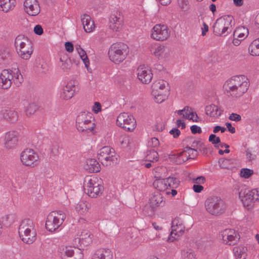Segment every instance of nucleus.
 Here are the masks:
<instances>
[{
  "label": "nucleus",
  "instance_id": "59",
  "mask_svg": "<svg viewBox=\"0 0 259 259\" xmlns=\"http://www.w3.org/2000/svg\"><path fill=\"white\" fill-rule=\"evenodd\" d=\"M169 133L170 135H172L174 138H177L180 135L181 132L178 128H173L169 131Z\"/></svg>",
  "mask_w": 259,
  "mask_h": 259
},
{
  "label": "nucleus",
  "instance_id": "9",
  "mask_svg": "<svg viewBox=\"0 0 259 259\" xmlns=\"http://www.w3.org/2000/svg\"><path fill=\"white\" fill-rule=\"evenodd\" d=\"M65 219V213L61 211L51 212L47 217L46 229L51 233L58 231L62 227Z\"/></svg>",
  "mask_w": 259,
  "mask_h": 259
},
{
  "label": "nucleus",
  "instance_id": "17",
  "mask_svg": "<svg viewBox=\"0 0 259 259\" xmlns=\"http://www.w3.org/2000/svg\"><path fill=\"white\" fill-rule=\"evenodd\" d=\"M171 231L167 239L168 242H172L179 239L183 235L185 231V226L182 219L175 218L172 222Z\"/></svg>",
  "mask_w": 259,
  "mask_h": 259
},
{
  "label": "nucleus",
  "instance_id": "11",
  "mask_svg": "<svg viewBox=\"0 0 259 259\" xmlns=\"http://www.w3.org/2000/svg\"><path fill=\"white\" fill-rule=\"evenodd\" d=\"M21 163L27 167H34L39 162L40 158L38 153L31 148H26L20 155Z\"/></svg>",
  "mask_w": 259,
  "mask_h": 259
},
{
  "label": "nucleus",
  "instance_id": "21",
  "mask_svg": "<svg viewBox=\"0 0 259 259\" xmlns=\"http://www.w3.org/2000/svg\"><path fill=\"white\" fill-rule=\"evenodd\" d=\"M123 24V20L121 12L118 10L113 11L109 18V29L114 32H119L122 29Z\"/></svg>",
  "mask_w": 259,
  "mask_h": 259
},
{
  "label": "nucleus",
  "instance_id": "48",
  "mask_svg": "<svg viewBox=\"0 0 259 259\" xmlns=\"http://www.w3.org/2000/svg\"><path fill=\"white\" fill-rule=\"evenodd\" d=\"M253 174V171L249 168H242L240 170V176L245 179L249 178Z\"/></svg>",
  "mask_w": 259,
  "mask_h": 259
},
{
  "label": "nucleus",
  "instance_id": "47",
  "mask_svg": "<svg viewBox=\"0 0 259 259\" xmlns=\"http://www.w3.org/2000/svg\"><path fill=\"white\" fill-rule=\"evenodd\" d=\"M13 79H14V81L16 84L19 85L23 81L22 75L19 70L17 69L15 71H13Z\"/></svg>",
  "mask_w": 259,
  "mask_h": 259
},
{
  "label": "nucleus",
  "instance_id": "13",
  "mask_svg": "<svg viewBox=\"0 0 259 259\" xmlns=\"http://www.w3.org/2000/svg\"><path fill=\"white\" fill-rule=\"evenodd\" d=\"M79 91V83L77 80L71 79L68 80L62 87L60 91V98L67 101L73 98Z\"/></svg>",
  "mask_w": 259,
  "mask_h": 259
},
{
  "label": "nucleus",
  "instance_id": "23",
  "mask_svg": "<svg viewBox=\"0 0 259 259\" xmlns=\"http://www.w3.org/2000/svg\"><path fill=\"white\" fill-rule=\"evenodd\" d=\"M24 12L29 16H36L40 12V6L37 0H25L23 2Z\"/></svg>",
  "mask_w": 259,
  "mask_h": 259
},
{
  "label": "nucleus",
  "instance_id": "52",
  "mask_svg": "<svg viewBox=\"0 0 259 259\" xmlns=\"http://www.w3.org/2000/svg\"><path fill=\"white\" fill-rule=\"evenodd\" d=\"M220 141L221 140L220 138L217 137L214 134H211L209 137V141L212 144H215V145L219 143Z\"/></svg>",
  "mask_w": 259,
  "mask_h": 259
},
{
  "label": "nucleus",
  "instance_id": "63",
  "mask_svg": "<svg viewBox=\"0 0 259 259\" xmlns=\"http://www.w3.org/2000/svg\"><path fill=\"white\" fill-rule=\"evenodd\" d=\"M245 222L249 225L252 224L253 223V217L251 215H246L245 218Z\"/></svg>",
  "mask_w": 259,
  "mask_h": 259
},
{
  "label": "nucleus",
  "instance_id": "35",
  "mask_svg": "<svg viewBox=\"0 0 259 259\" xmlns=\"http://www.w3.org/2000/svg\"><path fill=\"white\" fill-rule=\"evenodd\" d=\"M16 4V0H0V11L8 13L14 9Z\"/></svg>",
  "mask_w": 259,
  "mask_h": 259
},
{
  "label": "nucleus",
  "instance_id": "8",
  "mask_svg": "<svg viewBox=\"0 0 259 259\" xmlns=\"http://www.w3.org/2000/svg\"><path fill=\"white\" fill-rule=\"evenodd\" d=\"M75 122L76 128L79 132L89 133L92 132L95 127L94 117L89 112H80L76 118Z\"/></svg>",
  "mask_w": 259,
  "mask_h": 259
},
{
  "label": "nucleus",
  "instance_id": "24",
  "mask_svg": "<svg viewBox=\"0 0 259 259\" xmlns=\"http://www.w3.org/2000/svg\"><path fill=\"white\" fill-rule=\"evenodd\" d=\"M239 196L244 207L247 209L253 208L255 200L250 190H241L239 192Z\"/></svg>",
  "mask_w": 259,
  "mask_h": 259
},
{
  "label": "nucleus",
  "instance_id": "19",
  "mask_svg": "<svg viewBox=\"0 0 259 259\" xmlns=\"http://www.w3.org/2000/svg\"><path fill=\"white\" fill-rule=\"evenodd\" d=\"M136 74L139 81L145 84L150 83L153 77L151 68L144 64L140 65L137 67Z\"/></svg>",
  "mask_w": 259,
  "mask_h": 259
},
{
  "label": "nucleus",
  "instance_id": "7",
  "mask_svg": "<svg viewBox=\"0 0 259 259\" xmlns=\"http://www.w3.org/2000/svg\"><path fill=\"white\" fill-rule=\"evenodd\" d=\"M129 53L127 45L122 42L112 44L108 51L109 58L115 64H119L126 58Z\"/></svg>",
  "mask_w": 259,
  "mask_h": 259
},
{
  "label": "nucleus",
  "instance_id": "38",
  "mask_svg": "<svg viewBox=\"0 0 259 259\" xmlns=\"http://www.w3.org/2000/svg\"><path fill=\"white\" fill-rule=\"evenodd\" d=\"M247 248L239 245L233 248V252L236 259H245L247 256Z\"/></svg>",
  "mask_w": 259,
  "mask_h": 259
},
{
  "label": "nucleus",
  "instance_id": "64",
  "mask_svg": "<svg viewBox=\"0 0 259 259\" xmlns=\"http://www.w3.org/2000/svg\"><path fill=\"white\" fill-rule=\"evenodd\" d=\"M246 158L250 161L254 160L255 158V155L251 153L249 151H246Z\"/></svg>",
  "mask_w": 259,
  "mask_h": 259
},
{
  "label": "nucleus",
  "instance_id": "39",
  "mask_svg": "<svg viewBox=\"0 0 259 259\" xmlns=\"http://www.w3.org/2000/svg\"><path fill=\"white\" fill-rule=\"evenodd\" d=\"M248 51L252 56H259V37L255 39L250 44Z\"/></svg>",
  "mask_w": 259,
  "mask_h": 259
},
{
  "label": "nucleus",
  "instance_id": "18",
  "mask_svg": "<svg viewBox=\"0 0 259 259\" xmlns=\"http://www.w3.org/2000/svg\"><path fill=\"white\" fill-rule=\"evenodd\" d=\"M151 54L159 60L166 61L170 57V51L165 46L160 44H154L149 47Z\"/></svg>",
  "mask_w": 259,
  "mask_h": 259
},
{
  "label": "nucleus",
  "instance_id": "32",
  "mask_svg": "<svg viewBox=\"0 0 259 259\" xmlns=\"http://www.w3.org/2000/svg\"><path fill=\"white\" fill-rule=\"evenodd\" d=\"M205 113L212 118H219L222 114L223 111L214 104L207 105L205 108Z\"/></svg>",
  "mask_w": 259,
  "mask_h": 259
},
{
  "label": "nucleus",
  "instance_id": "56",
  "mask_svg": "<svg viewBox=\"0 0 259 259\" xmlns=\"http://www.w3.org/2000/svg\"><path fill=\"white\" fill-rule=\"evenodd\" d=\"M65 48L67 52L69 53H72L74 50V46L71 42H66L65 43Z\"/></svg>",
  "mask_w": 259,
  "mask_h": 259
},
{
  "label": "nucleus",
  "instance_id": "37",
  "mask_svg": "<svg viewBox=\"0 0 259 259\" xmlns=\"http://www.w3.org/2000/svg\"><path fill=\"white\" fill-rule=\"evenodd\" d=\"M95 256L99 259H112L113 253L109 249L100 248L96 251Z\"/></svg>",
  "mask_w": 259,
  "mask_h": 259
},
{
  "label": "nucleus",
  "instance_id": "10",
  "mask_svg": "<svg viewBox=\"0 0 259 259\" xmlns=\"http://www.w3.org/2000/svg\"><path fill=\"white\" fill-rule=\"evenodd\" d=\"M233 19V17L230 15L218 18L213 25V32L217 35L226 36L232 30Z\"/></svg>",
  "mask_w": 259,
  "mask_h": 259
},
{
  "label": "nucleus",
  "instance_id": "41",
  "mask_svg": "<svg viewBox=\"0 0 259 259\" xmlns=\"http://www.w3.org/2000/svg\"><path fill=\"white\" fill-rule=\"evenodd\" d=\"M24 105H25V112L27 115L30 116L33 114L37 109V106L33 103L25 102Z\"/></svg>",
  "mask_w": 259,
  "mask_h": 259
},
{
  "label": "nucleus",
  "instance_id": "29",
  "mask_svg": "<svg viewBox=\"0 0 259 259\" xmlns=\"http://www.w3.org/2000/svg\"><path fill=\"white\" fill-rule=\"evenodd\" d=\"M176 113L179 115L182 116V118L192 120L193 122H198L200 121L196 112L189 106H185L183 109L176 111Z\"/></svg>",
  "mask_w": 259,
  "mask_h": 259
},
{
  "label": "nucleus",
  "instance_id": "58",
  "mask_svg": "<svg viewBox=\"0 0 259 259\" xmlns=\"http://www.w3.org/2000/svg\"><path fill=\"white\" fill-rule=\"evenodd\" d=\"M176 124L178 127L184 129L186 127V123L184 120L178 119L176 120Z\"/></svg>",
  "mask_w": 259,
  "mask_h": 259
},
{
  "label": "nucleus",
  "instance_id": "33",
  "mask_svg": "<svg viewBox=\"0 0 259 259\" xmlns=\"http://www.w3.org/2000/svg\"><path fill=\"white\" fill-rule=\"evenodd\" d=\"M81 22L83 29L87 33H90L95 29V25L94 22L89 15L87 14L83 15L81 16Z\"/></svg>",
  "mask_w": 259,
  "mask_h": 259
},
{
  "label": "nucleus",
  "instance_id": "6",
  "mask_svg": "<svg viewBox=\"0 0 259 259\" xmlns=\"http://www.w3.org/2000/svg\"><path fill=\"white\" fill-rule=\"evenodd\" d=\"M102 180L97 177H88L84 183V193L91 198H97L102 195L104 191Z\"/></svg>",
  "mask_w": 259,
  "mask_h": 259
},
{
  "label": "nucleus",
  "instance_id": "40",
  "mask_svg": "<svg viewBox=\"0 0 259 259\" xmlns=\"http://www.w3.org/2000/svg\"><path fill=\"white\" fill-rule=\"evenodd\" d=\"M153 173L155 178H162L167 176V169L163 166H158L153 169Z\"/></svg>",
  "mask_w": 259,
  "mask_h": 259
},
{
  "label": "nucleus",
  "instance_id": "51",
  "mask_svg": "<svg viewBox=\"0 0 259 259\" xmlns=\"http://www.w3.org/2000/svg\"><path fill=\"white\" fill-rule=\"evenodd\" d=\"M159 145V141L156 138H152L148 141V146L151 147H157Z\"/></svg>",
  "mask_w": 259,
  "mask_h": 259
},
{
  "label": "nucleus",
  "instance_id": "43",
  "mask_svg": "<svg viewBox=\"0 0 259 259\" xmlns=\"http://www.w3.org/2000/svg\"><path fill=\"white\" fill-rule=\"evenodd\" d=\"M146 159L147 161L149 162H156L159 159L158 154L155 150H150L147 152L146 155Z\"/></svg>",
  "mask_w": 259,
  "mask_h": 259
},
{
  "label": "nucleus",
  "instance_id": "49",
  "mask_svg": "<svg viewBox=\"0 0 259 259\" xmlns=\"http://www.w3.org/2000/svg\"><path fill=\"white\" fill-rule=\"evenodd\" d=\"M92 110L94 113L98 114L102 110L101 104L98 102H95L92 106Z\"/></svg>",
  "mask_w": 259,
  "mask_h": 259
},
{
  "label": "nucleus",
  "instance_id": "2",
  "mask_svg": "<svg viewBox=\"0 0 259 259\" xmlns=\"http://www.w3.org/2000/svg\"><path fill=\"white\" fill-rule=\"evenodd\" d=\"M204 207L206 213L214 217L222 215L228 210V205L226 202L217 196L208 197L204 201Z\"/></svg>",
  "mask_w": 259,
  "mask_h": 259
},
{
  "label": "nucleus",
  "instance_id": "60",
  "mask_svg": "<svg viewBox=\"0 0 259 259\" xmlns=\"http://www.w3.org/2000/svg\"><path fill=\"white\" fill-rule=\"evenodd\" d=\"M204 189V187L200 185H194L193 190L196 193H200Z\"/></svg>",
  "mask_w": 259,
  "mask_h": 259
},
{
  "label": "nucleus",
  "instance_id": "30",
  "mask_svg": "<svg viewBox=\"0 0 259 259\" xmlns=\"http://www.w3.org/2000/svg\"><path fill=\"white\" fill-rule=\"evenodd\" d=\"M18 135L15 132H9L6 134L5 137V146L7 149H11L18 144Z\"/></svg>",
  "mask_w": 259,
  "mask_h": 259
},
{
  "label": "nucleus",
  "instance_id": "36",
  "mask_svg": "<svg viewBox=\"0 0 259 259\" xmlns=\"http://www.w3.org/2000/svg\"><path fill=\"white\" fill-rule=\"evenodd\" d=\"M75 49L77 51L80 58L83 62L84 66L88 71L91 70L90 68V61L88 57L86 52L81 47L80 45H76Z\"/></svg>",
  "mask_w": 259,
  "mask_h": 259
},
{
  "label": "nucleus",
  "instance_id": "53",
  "mask_svg": "<svg viewBox=\"0 0 259 259\" xmlns=\"http://www.w3.org/2000/svg\"><path fill=\"white\" fill-rule=\"evenodd\" d=\"M254 198L255 202H259V188L253 189L250 190Z\"/></svg>",
  "mask_w": 259,
  "mask_h": 259
},
{
  "label": "nucleus",
  "instance_id": "4",
  "mask_svg": "<svg viewBox=\"0 0 259 259\" xmlns=\"http://www.w3.org/2000/svg\"><path fill=\"white\" fill-rule=\"evenodd\" d=\"M151 96L154 101L158 104L165 101L169 95L170 89L167 81L157 79L151 87Z\"/></svg>",
  "mask_w": 259,
  "mask_h": 259
},
{
  "label": "nucleus",
  "instance_id": "25",
  "mask_svg": "<svg viewBox=\"0 0 259 259\" xmlns=\"http://www.w3.org/2000/svg\"><path fill=\"white\" fill-rule=\"evenodd\" d=\"M91 208V204L85 200H80L75 202L73 206L74 212L78 215L84 217L90 211Z\"/></svg>",
  "mask_w": 259,
  "mask_h": 259
},
{
  "label": "nucleus",
  "instance_id": "27",
  "mask_svg": "<svg viewBox=\"0 0 259 259\" xmlns=\"http://www.w3.org/2000/svg\"><path fill=\"white\" fill-rule=\"evenodd\" d=\"M75 248L72 246H67L62 248L61 255L62 259H82L83 253L79 250L74 251Z\"/></svg>",
  "mask_w": 259,
  "mask_h": 259
},
{
  "label": "nucleus",
  "instance_id": "31",
  "mask_svg": "<svg viewBox=\"0 0 259 259\" xmlns=\"http://www.w3.org/2000/svg\"><path fill=\"white\" fill-rule=\"evenodd\" d=\"M83 167L89 172H98L101 170V166L97 160L94 158L88 159Z\"/></svg>",
  "mask_w": 259,
  "mask_h": 259
},
{
  "label": "nucleus",
  "instance_id": "62",
  "mask_svg": "<svg viewBox=\"0 0 259 259\" xmlns=\"http://www.w3.org/2000/svg\"><path fill=\"white\" fill-rule=\"evenodd\" d=\"M226 125L228 131L232 134H234L235 133V128L234 127L232 126L231 123L229 122L226 123Z\"/></svg>",
  "mask_w": 259,
  "mask_h": 259
},
{
  "label": "nucleus",
  "instance_id": "46",
  "mask_svg": "<svg viewBox=\"0 0 259 259\" xmlns=\"http://www.w3.org/2000/svg\"><path fill=\"white\" fill-rule=\"evenodd\" d=\"M61 64H60V67L65 72H68L70 70L71 67V63L70 60L66 59L63 60L62 58L60 59Z\"/></svg>",
  "mask_w": 259,
  "mask_h": 259
},
{
  "label": "nucleus",
  "instance_id": "26",
  "mask_svg": "<svg viewBox=\"0 0 259 259\" xmlns=\"http://www.w3.org/2000/svg\"><path fill=\"white\" fill-rule=\"evenodd\" d=\"M248 29L244 26H239L236 28L233 33L232 44L235 46H238L241 41L244 40L248 35Z\"/></svg>",
  "mask_w": 259,
  "mask_h": 259
},
{
  "label": "nucleus",
  "instance_id": "45",
  "mask_svg": "<svg viewBox=\"0 0 259 259\" xmlns=\"http://www.w3.org/2000/svg\"><path fill=\"white\" fill-rule=\"evenodd\" d=\"M182 256L183 259H197L195 251L191 249L184 250L182 253Z\"/></svg>",
  "mask_w": 259,
  "mask_h": 259
},
{
  "label": "nucleus",
  "instance_id": "50",
  "mask_svg": "<svg viewBox=\"0 0 259 259\" xmlns=\"http://www.w3.org/2000/svg\"><path fill=\"white\" fill-rule=\"evenodd\" d=\"M193 183L198 185L203 184L206 181V178L204 176H199L192 180Z\"/></svg>",
  "mask_w": 259,
  "mask_h": 259
},
{
  "label": "nucleus",
  "instance_id": "20",
  "mask_svg": "<svg viewBox=\"0 0 259 259\" xmlns=\"http://www.w3.org/2000/svg\"><path fill=\"white\" fill-rule=\"evenodd\" d=\"M219 235L224 243L230 245H234L240 239L238 232L231 228H227L221 231Z\"/></svg>",
  "mask_w": 259,
  "mask_h": 259
},
{
  "label": "nucleus",
  "instance_id": "54",
  "mask_svg": "<svg viewBox=\"0 0 259 259\" xmlns=\"http://www.w3.org/2000/svg\"><path fill=\"white\" fill-rule=\"evenodd\" d=\"M33 31L36 35H40L43 34L44 30L40 25H36L33 28Z\"/></svg>",
  "mask_w": 259,
  "mask_h": 259
},
{
  "label": "nucleus",
  "instance_id": "42",
  "mask_svg": "<svg viewBox=\"0 0 259 259\" xmlns=\"http://www.w3.org/2000/svg\"><path fill=\"white\" fill-rule=\"evenodd\" d=\"M220 167L224 169H230L233 166V161L232 159L221 158L219 160Z\"/></svg>",
  "mask_w": 259,
  "mask_h": 259
},
{
  "label": "nucleus",
  "instance_id": "1",
  "mask_svg": "<svg viewBox=\"0 0 259 259\" xmlns=\"http://www.w3.org/2000/svg\"><path fill=\"white\" fill-rule=\"evenodd\" d=\"M249 87V80L244 75L233 76L227 80L223 85L224 91L234 97L242 96L247 91Z\"/></svg>",
  "mask_w": 259,
  "mask_h": 259
},
{
  "label": "nucleus",
  "instance_id": "55",
  "mask_svg": "<svg viewBox=\"0 0 259 259\" xmlns=\"http://www.w3.org/2000/svg\"><path fill=\"white\" fill-rule=\"evenodd\" d=\"M229 119L230 120L234 121H239L241 120V117L239 114H238L237 113H231L229 117Z\"/></svg>",
  "mask_w": 259,
  "mask_h": 259
},
{
  "label": "nucleus",
  "instance_id": "57",
  "mask_svg": "<svg viewBox=\"0 0 259 259\" xmlns=\"http://www.w3.org/2000/svg\"><path fill=\"white\" fill-rule=\"evenodd\" d=\"M190 130L192 133L193 134H195L197 133L200 134L202 132L200 127L196 125H192L190 127Z\"/></svg>",
  "mask_w": 259,
  "mask_h": 259
},
{
  "label": "nucleus",
  "instance_id": "28",
  "mask_svg": "<svg viewBox=\"0 0 259 259\" xmlns=\"http://www.w3.org/2000/svg\"><path fill=\"white\" fill-rule=\"evenodd\" d=\"M13 79V71L10 69H4L0 74V89H8L12 85Z\"/></svg>",
  "mask_w": 259,
  "mask_h": 259
},
{
  "label": "nucleus",
  "instance_id": "3",
  "mask_svg": "<svg viewBox=\"0 0 259 259\" xmlns=\"http://www.w3.org/2000/svg\"><path fill=\"white\" fill-rule=\"evenodd\" d=\"M19 234L21 240L26 244H32L36 239V229L34 223L30 219H24L19 227Z\"/></svg>",
  "mask_w": 259,
  "mask_h": 259
},
{
  "label": "nucleus",
  "instance_id": "5",
  "mask_svg": "<svg viewBox=\"0 0 259 259\" xmlns=\"http://www.w3.org/2000/svg\"><path fill=\"white\" fill-rule=\"evenodd\" d=\"M15 47L19 57L23 60H29L33 52V46L27 37L19 35L15 40Z\"/></svg>",
  "mask_w": 259,
  "mask_h": 259
},
{
  "label": "nucleus",
  "instance_id": "34",
  "mask_svg": "<svg viewBox=\"0 0 259 259\" xmlns=\"http://www.w3.org/2000/svg\"><path fill=\"white\" fill-rule=\"evenodd\" d=\"M165 204V201L162 195L157 193L153 195L150 199V205L153 209L162 207Z\"/></svg>",
  "mask_w": 259,
  "mask_h": 259
},
{
  "label": "nucleus",
  "instance_id": "12",
  "mask_svg": "<svg viewBox=\"0 0 259 259\" xmlns=\"http://www.w3.org/2000/svg\"><path fill=\"white\" fill-rule=\"evenodd\" d=\"M98 156L102 164L106 166L113 165L118 161L115 150L109 146H104L101 148Z\"/></svg>",
  "mask_w": 259,
  "mask_h": 259
},
{
  "label": "nucleus",
  "instance_id": "16",
  "mask_svg": "<svg viewBox=\"0 0 259 259\" xmlns=\"http://www.w3.org/2000/svg\"><path fill=\"white\" fill-rule=\"evenodd\" d=\"M153 185L158 190L164 191L168 189L177 188L180 185V181L176 178L169 177L166 179H156Z\"/></svg>",
  "mask_w": 259,
  "mask_h": 259
},
{
  "label": "nucleus",
  "instance_id": "61",
  "mask_svg": "<svg viewBox=\"0 0 259 259\" xmlns=\"http://www.w3.org/2000/svg\"><path fill=\"white\" fill-rule=\"evenodd\" d=\"M219 131H221L222 133H223L226 131V128L219 125H217L215 126L213 130V132L214 133H217Z\"/></svg>",
  "mask_w": 259,
  "mask_h": 259
},
{
  "label": "nucleus",
  "instance_id": "44",
  "mask_svg": "<svg viewBox=\"0 0 259 259\" xmlns=\"http://www.w3.org/2000/svg\"><path fill=\"white\" fill-rule=\"evenodd\" d=\"M197 152L194 149L186 147L182 152V155L187 157L188 158H194L196 156Z\"/></svg>",
  "mask_w": 259,
  "mask_h": 259
},
{
  "label": "nucleus",
  "instance_id": "22",
  "mask_svg": "<svg viewBox=\"0 0 259 259\" xmlns=\"http://www.w3.org/2000/svg\"><path fill=\"white\" fill-rule=\"evenodd\" d=\"M75 244L80 248H83L92 243V235L87 230H79L74 238Z\"/></svg>",
  "mask_w": 259,
  "mask_h": 259
},
{
  "label": "nucleus",
  "instance_id": "15",
  "mask_svg": "<svg viewBox=\"0 0 259 259\" xmlns=\"http://www.w3.org/2000/svg\"><path fill=\"white\" fill-rule=\"evenodd\" d=\"M117 125L127 132H133L137 126L136 120L134 117L126 112L118 115L116 119Z\"/></svg>",
  "mask_w": 259,
  "mask_h": 259
},
{
  "label": "nucleus",
  "instance_id": "14",
  "mask_svg": "<svg viewBox=\"0 0 259 259\" xmlns=\"http://www.w3.org/2000/svg\"><path fill=\"white\" fill-rule=\"evenodd\" d=\"M170 32L168 27L163 24H156L150 31V38L155 41H164L170 36Z\"/></svg>",
  "mask_w": 259,
  "mask_h": 259
}]
</instances>
